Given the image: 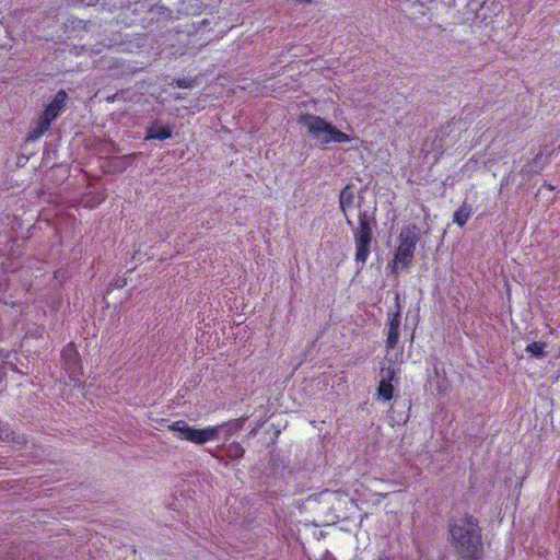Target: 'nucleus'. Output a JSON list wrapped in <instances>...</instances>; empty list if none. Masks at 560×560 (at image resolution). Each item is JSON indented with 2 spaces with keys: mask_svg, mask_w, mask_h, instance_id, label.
Segmentation results:
<instances>
[{
  "mask_svg": "<svg viewBox=\"0 0 560 560\" xmlns=\"http://www.w3.org/2000/svg\"><path fill=\"white\" fill-rule=\"evenodd\" d=\"M100 0H82L86 5H95Z\"/></svg>",
  "mask_w": 560,
  "mask_h": 560,
  "instance_id": "nucleus-24",
  "label": "nucleus"
},
{
  "mask_svg": "<svg viewBox=\"0 0 560 560\" xmlns=\"http://www.w3.org/2000/svg\"><path fill=\"white\" fill-rule=\"evenodd\" d=\"M381 381L377 387L378 397L389 401L394 396L393 380L395 378V371L390 366H383L380 371Z\"/></svg>",
  "mask_w": 560,
  "mask_h": 560,
  "instance_id": "nucleus-9",
  "label": "nucleus"
},
{
  "mask_svg": "<svg viewBox=\"0 0 560 560\" xmlns=\"http://www.w3.org/2000/svg\"><path fill=\"white\" fill-rule=\"evenodd\" d=\"M236 420L242 421V420H247V419L244 417H241V418H237Z\"/></svg>",
  "mask_w": 560,
  "mask_h": 560,
  "instance_id": "nucleus-30",
  "label": "nucleus"
},
{
  "mask_svg": "<svg viewBox=\"0 0 560 560\" xmlns=\"http://www.w3.org/2000/svg\"><path fill=\"white\" fill-rule=\"evenodd\" d=\"M224 453L231 459H238L244 456V448L238 443H231L226 446Z\"/></svg>",
  "mask_w": 560,
  "mask_h": 560,
  "instance_id": "nucleus-18",
  "label": "nucleus"
},
{
  "mask_svg": "<svg viewBox=\"0 0 560 560\" xmlns=\"http://www.w3.org/2000/svg\"><path fill=\"white\" fill-rule=\"evenodd\" d=\"M472 213L471 206L464 202L458 210L455 211L453 222L458 226H464Z\"/></svg>",
  "mask_w": 560,
  "mask_h": 560,
  "instance_id": "nucleus-14",
  "label": "nucleus"
},
{
  "mask_svg": "<svg viewBox=\"0 0 560 560\" xmlns=\"http://www.w3.org/2000/svg\"><path fill=\"white\" fill-rule=\"evenodd\" d=\"M176 85L180 89H188L191 86V83L186 79H180L176 81Z\"/></svg>",
  "mask_w": 560,
  "mask_h": 560,
  "instance_id": "nucleus-20",
  "label": "nucleus"
},
{
  "mask_svg": "<svg viewBox=\"0 0 560 560\" xmlns=\"http://www.w3.org/2000/svg\"><path fill=\"white\" fill-rule=\"evenodd\" d=\"M410 409L409 401L407 399H396L393 404L390 411V418L394 419L396 416L399 418L405 417L404 420H409L408 411Z\"/></svg>",
  "mask_w": 560,
  "mask_h": 560,
  "instance_id": "nucleus-13",
  "label": "nucleus"
},
{
  "mask_svg": "<svg viewBox=\"0 0 560 560\" xmlns=\"http://www.w3.org/2000/svg\"><path fill=\"white\" fill-rule=\"evenodd\" d=\"M546 343L540 341H534L526 347V352L532 357L541 359L545 358L547 352L545 351Z\"/></svg>",
  "mask_w": 560,
  "mask_h": 560,
  "instance_id": "nucleus-16",
  "label": "nucleus"
},
{
  "mask_svg": "<svg viewBox=\"0 0 560 560\" xmlns=\"http://www.w3.org/2000/svg\"><path fill=\"white\" fill-rule=\"evenodd\" d=\"M442 388H443V386L439 383V384H438V390H439V393H441V392H442Z\"/></svg>",
  "mask_w": 560,
  "mask_h": 560,
  "instance_id": "nucleus-26",
  "label": "nucleus"
},
{
  "mask_svg": "<svg viewBox=\"0 0 560 560\" xmlns=\"http://www.w3.org/2000/svg\"><path fill=\"white\" fill-rule=\"evenodd\" d=\"M434 373H435V375H439V371H438L436 366H434Z\"/></svg>",
  "mask_w": 560,
  "mask_h": 560,
  "instance_id": "nucleus-29",
  "label": "nucleus"
},
{
  "mask_svg": "<svg viewBox=\"0 0 560 560\" xmlns=\"http://www.w3.org/2000/svg\"><path fill=\"white\" fill-rule=\"evenodd\" d=\"M354 199H355L354 186L352 184L346 185L339 195V207H340L341 212L343 213L347 224L350 228L353 226V221L348 215V209L353 206Z\"/></svg>",
  "mask_w": 560,
  "mask_h": 560,
  "instance_id": "nucleus-10",
  "label": "nucleus"
},
{
  "mask_svg": "<svg viewBox=\"0 0 560 560\" xmlns=\"http://www.w3.org/2000/svg\"><path fill=\"white\" fill-rule=\"evenodd\" d=\"M61 358L63 369L69 374L71 382L78 385L81 384V377L83 376L81 359L72 343L63 348Z\"/></svg>",
  "mask_w": 560,
  "mask_h": 560,
  "instance_id": "nucleus-7",
  "label": "nucleus"
},
{
  "mask_svg": "<svg viewBox=\"0 0 560 560\" xmlns=\"http://www.w3.org/2000/svg\"><path fill=\"white\" fill-rule=\"evenodd\" d=\"M187 422H173L168 425L171 431L177 432V438L187 440L195 444H203L213 441L218 434L217 427H208L205 429H195L186 425Z\"/></svg>",
  "mask_w": 560,
  "mask_h": 560,
  "instance_id": "nucleus-6",
  "label": "nucleus"
},
{
  "mask_svg": "<svg viewBox=\"0 0 560 560\" xmlns=\"http://www.w3.org/2000/svg\"><path fill=\"white\" fill-rule=\"evenodd\" d=\"M114 285H115V288L120 289V288H122V287H125V285H126V280H124V279H117V280L115 281V284H114Z\"/></svg>",
  "mask_w": 560,
  "mask_h": 560,
  "instance_id": "nucleus-22",
  "label": "nucleus"
},
{
  "mask_svg": "<svg viewBox=\"0 0 560 560\" xmlns=\"http://www.w3.org/2000/svg\"><path fill=\"white\" fill-rule=\"evenodd\" d=\"M455 121L451 120L446 125L442 126L439 130L434 131L436 136H443L446 140L454 138V143L456 142V135H453L456 130Z\"/></svg>",
  "mask_w": 560,
  "mask_h": 560,
  "instance_id": "nucleus-17",
  "label": "nucleus"
},
{
  "mask_svg": "<svg viewBox=\"0 0 560 560\" xmlns=\"http://www.w3.org/2000/svg\"><path fill=\"white\" fill-rule=\"evenodd\" d=\"M129 162L125 155L113 158L108 161V167L110 168L109 172L113 173H122L127 170Z\"/></svg>",
  "mask_w": 560,
  "mask_h": 560,
  "instance_id": "nucleus-15",
  "label": "nucleus"
},
{
  "mask_svg": "<svg viewBox=\"0 0 560 560\" xmlns=\"http://www.w3.org/2000/svg\"><path fill=\"white\" fill-rule=\"evenodd\" d=\"M359 199H360V200H359V203H358V208H360V207H361V201H362L363 197L359 196Z\"/></svg>",
  "mask_w": 560,
  "mask_h": 560,
  "instance_id": "nucleus-27",
  "label": "nucleus"
},
{
  "mask_svg": "<svg viewBox=\"0 0 560 560\" xmlns=\"http://www.w3.org/2000/svg\"><path fill=\"white\" fill-rule=\"evenodd\" d=\"M358 225L352 226L355 254L354 260L360 265V269L364 267L371 252V245L374 238V230L377 228V221L374 212L360 210L358 214Z\"/></svg>",
  "mask_w": 560,
  "mask_h": 560,
  "instance_id": "nucleus-3",
  "label": "nucleus"
},
{
  "mask_svg": "<svg viewBox=\"0 0 560 560\" xmlns=\"http://www.w3.org/2000/svg\"><path fill=\"white\" fill-rule=\"evenodd\" d=\"M9 436V433L5 434V436L3 438L2 435H0V440H4Z\"/></svg>",
  "mask_w": 560,
  "mask_h": 560,
  "instance_id": "nucleus-28",
  "label": "nucleus"
},
{
  "mask_svg": "<svg viewBox=\"0 0 560 560\" xmlns=\"http://www.w3.org/2000/svg\"><path fill=\"white\" fill-rule=\"evenodd\" d=\"M542 156H544V151L541 150V151H539V152L534 156V159H533V161H532V164H533L534 166L538 167V166L540 165V161H541Z\"/></svg>",
  "mask_w": 560,
  "mask_h": 560,
  "instance_id": "nucleus-19",
  "label": "nucleus"
},
{
  "mask_svg": "<svg viewBox=\"0 0 560 560\" xmlns=\"http://www.w3.org/2000/svg\"><path fill=\"white\" fill-rule=\"evenodd\" d=\"M142 155V152H133V153H130V154H126L125 158H127V161L130 163H132L133 161H136L139 156Z\"/></svg>",
  "mask_w": 560,
  "mask_h": 560,
  "instance_id": "nucleus-21",
  "label": "nucleus"
},
{
  "mask_svg": "<svg viewBox=\"0 0 560 560\" xmlns=\"http://www.w3.org/2000/svg\"><path fill=\"white\" fill-rule=\"evenodd\" d=\"M296 1L300 3H311L312 2V0H296Z\"/></svg>",
  "mask_w": 560,
  "mask_h": 560,
  "instance_id": "nucleus-25",
  "label": "nucleus"
},
{
  "mask_svg": "<svg viewBox=\"0 0 560 560\" xmlns=\"http://www.w3.org/2000/svg\"><path fill=\"white\" fill-rule=\"evenodd\" d=\"M420 240V234L416 224L404 226L398 235V246L394 254V259L389 264L392 272H396L398 265L401 268H409L415 256L416 245Z\"/></svg>",
  "mask_w": 560,
  "mask_h": 560,
  "instance_id": "nucleus-4",
  "label": "nucleus"
},
{
  "mask_svg": "<svg viewBox=\"0 0 560 560\" xmlns=\"http://www.w3.org/2000/svg\"><path fill=\"white\" fill-rule=\"evenodd\" d=\"M319 560H336V558L327 552Z\"/></svg>",
  "mask_w": 560,
  "mask_h": 560,
  "instance_id": "nucleus-23",
  "label": "nucleus"
},
{
  "mask_svg": "<svg viewBox=\"0 0 560 560\" xmlns=\"http://www.w3.org/2000/svg\"><path fill=\"white\" fill-rule=\"evenodd\" d=\"M68 98L69 96L65 90H59L56 93L54 100L38 117L35 128L31 131V139H38L49 129L51 122L59 117L65 109Z\"/></svg>",
  "mask_w": 560,
  "mask_h": 560,
  "instance_id": "nucleus-5",
  "label": "nucleus"
},
{
  "mask_svg": "<svg viewBox=\"0 0 560 560\" xmlns=\"http://www.w3.org/2000/svg\"><path fill=\"white\" fill-rule=\"evenodd\" d=\"M298 124L305 128L306 137L318 148H326L330 143H345L352 140L351 136L318 115L301 114L298 118Z\"/></svg>",
  "mask_w": 560,
  "mask_h": 560,
  "instance_id": "nucleus-2",
  "label": "nucleus"
},
{
  "mask_svg": "<svg viewBox=\"0 0 560 560\" xmlns=\"http://www.w3.org/2000/svg\"><path fill=\"white\" fill-rule=\"evenodd\" d=\"M454 144V138L446 140L443 136H436L435 133L429 136L424 141V148L428 151L442 154L445 149Z\"/></svg>",
  "mask_w": 560,
  "mask_h": 560,
  "instance_id": "nucleus-12",
  "label": "nucleus"
},
{
  "mask_svg": "<svg viewBox=\"0 0 560 560\" xmlns=\"http://www.w3.org/2000/svg\"><path fill=\"white\" fill-rule=\"evenodd\" d=\"M395 303H396V311L393 313H388V332H387V339H386V348L387 349H395L398 341H399V327H400V319H401V313H400V296L399 293H396L395 296Z\"/></svg>",
  "mask_w": 560,
  "mask_h": 560,
  "instance_id": "nucleus-8",
  "label": "nucleus"
},
{
  "mask_svg": "<svg viewBox=\"0 0 560 560\" xmlns=\"http://www.w3.org/2000/svg\"><path fill=\"white\" fill-rule=\"evenodd\" d=\"M450 541L464 560H479L483 553L482 529L478 520L469 514L448 522Z\"/></svg>",
  "mask_w": 560,
  "mask_h": 560,
  "instance_id": "nucleus-1",
  "label": "nucleus"
},
{
  "mask_svg": "<svg viewBox=\"0 0 560 560\" xmlns=\"http://www.w3.org/2000/svg\"><path fill=\"white\" fill-rule=\"evenodd\" d=\"M173 135V129L168 125H161L159 121H154L147 128L145 140H166Z\"/></svg>",
  "mask_w": 560,
  "mask_h": 560,
  "instance_id": "nucleus-11",
  "label": "nucleus"
}]
</instances>
